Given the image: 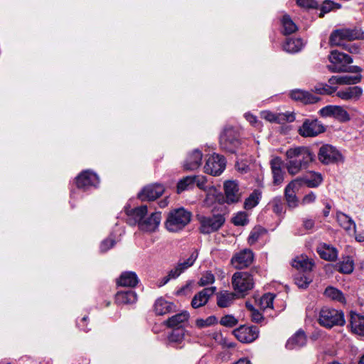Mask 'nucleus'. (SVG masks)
Returning <instances> with one entry per match:
<instances>
[{
	"instance_id": "nucleus-1",
	"label": "nucleus",
	"mask_w": 364,
	"mask_h": 364,
	"mask_svg": "<svg viewBox=\"0 0 364 364\" xmlns=\"http://www.w3.org/2000/svg\"><path fill=\"white\" fill-rule=\"evenodd\" d=\"M287 162L286 168L288 173L294 176L303 168H308L309 165L315 159V154L307 146H295L286 151Z\"/></svg>"
},
{
	"instance_id": "nucleus-2",
	"label": "nucleus",
	"mask_w": 364,
	"mask_h": 364,
	"mask_svg": "<svg viewBox=\"0 0 364 364\" xmlns=\"http://www.w3.org/2000/svg\"><path fill=\"white\" fill-rule=\"evenodd\" d=\"M191 213L183 208L174 209L168 213L165 227L168 232H177L191 222Z\"/></svg>"
},
{
	"instance_id": "nucleus-3",
	"label": "nucleus",
	"mask_w": 364,
	"mask_h": 364,
	"mask_svg": "<svg viewBox=\"0 0 364 364\" xmlns=\"http://www.w3.org/2000/svg\"><path fill=\"white\" fill-rule=\"evenodd\" d=\"M318 323L326 328L333 326H343L345 324L344 314L342 311L323 307L321 309L318 318Z\"/></svg>"
},
{
	"instance_id": "nucleus-4",
	"label": "nucleus",
	"mask_w": 364,
	"mask_h": 364,
	"mask_svg": "<svg viewBox=\"0 0 364 364\" xmlns=\"http://www.w3.org/2000/svg\"><path fill=\"white\" fill-rule=\"evenodd\" d=\"M241 146L239 133L232 127H226L220 136V146L223 151L235 154Z\"/></svg>"
},
{
	"instance_id": "nucleus-5",
	"label": "nucleus",
	"mask_w": 364,
	"mask_h": 364,
	"mask_svg": "<svg viewBox=\"0 0 364 364\" xmlns=\"http://www.w3.org/2000/svg\"><path fill=\"white\" fill-rule=\"evenodd\" d=\"M200 231L203 234H210L218 230L225 223V218L221 213L210 216H200L199 218Z\"/></svg>"
},
{
	"instance_id": "nucleus-6",
	"label": "nucleus",
	"mask_w": 364,
	"mask_h": 364,
	"mask_svg": "<svg viewBox=\"0 0 364 364\" xmlns=\"http://www.w3.org/2000/svg\"><path fill=\"white\" fill-rule=\"evenodd\" d=\"M232 284L237 293L245 294L253 288L254 279L247 272H237L232 277Z\"/></svg>"
},
{
	"instance_id": "nucleus-7",
	"label": "nucleus",
	"mask_w": 364,
	"mask_h": 364,
	"mask_svg": "<svg viewBox=\"0 0 364 364\" xmlns=\"http://www.w3.org/2000/svg\"><path fill=\"white\" fill-rule=\"evenodd\" d=\"M330 62L333 64L328 66L329 70L333 73H343L348 71L347 65L353 62L352 58L338 50H332L328 56Z\"/></svg>"
},
{
	"instance_id": "nucleus-8",
	"label": "nucleus",
	"mask_w": 364,
	"mask_h": 364,
	"mask_svg": "<svg viewBox=\"0 0 364 364\" xmlns=\"http://www.w3.org/2000/svg\"><path fill=\"white\" fill-rule=\"evenodd\" d=\"M363 33L357 28H342L334 31L330 36L329 42L332 46H341V41H354L362 38Z\"/></svg>"
},
{
	"instance_id": "nucleus-9",
	"label": "nucleus",
	"mask_w": 364,
	"mask_h": 364,
	"mask_svg": "<svg viewBox=\"0 0 364 364\" xmlns=\"http://www.w3.org/2000/svg\"><path fill=\"white\" fill-rule=\"evenodd\" d=\"M198 253L194 250L189 257L183 261H180L173 269H171L166 277L164 278V284H166L171 279H176L188 268L193 265L198 258Z\"/></svg>"
},
{
	"instance_id": "nucleus-10",
	"label": "nucleus",
	"mask_w": 364,
	"mask_h": 364,
	"mask_svg": "<svg viewBox=\"0 0 364 364\" xmlns=\"http://www.w3.org/2000/svg\"><path fill=\"white\" fill-rule=\"evenodd\" d=\"M318 158L319 161L324 164H333L343 161V156L339 151L330 144H324L320 147Z\"/></svg>"
},
{
	"instance_id": "nucleus-11",
	"label": "nucleus",
	"mask_w": 364,
	"mask_h": 364,
	"mask_svg": "<svg viewBox=\"0 0 364 364\" xmlns=\"http://www.w3.org/2000/svg\"><path fill=\"white\" fill-rule=\"evenodd\" d=\"M226 160L225 157L219 154H213L210 156L205 164V172L213 176H219L225 170Z\"/></svg>"
},
{
	"instance_id": "nucleus-12",
	"label": "nucleus",
	"mask_w": 364,
	"mask_h": 364,
	"mask_svg": "<svg viewBox=\"0 0 364 364\" xmlns=\"http://www.w3.org/2000/svg\"><path fill=\"white\" fill-rule=\"evenodd\" d=\"M325 132L323 125L317 119H306L299 127V134L304 137H314Z\"/></svg>"
},
{
	"instance_id": "nucleus-13",
	"label": "nucleus",
	"mask_w": 364,
	"mask_h": 364,
	"mask_svg": "<svg viewBox=\"0 0 364 364\" xmlns=\"http://www.w3.org/2000/svg\"><path fill=\"white\" fill-rule=\"evenodd\" d=\"M235 336L242 343H252L255 341L259 335V329L257 326H241L234 330Z\"/></svg>"
},
{
	"instance_id": "nucleus-14",
	"label": "nucleus",
	"mask_w": 364,
	"mask_h": 364,
	"mask_svg": "<svg viewBox=\"0 0 364 364\" xmlns=\"http://www.w3.org/2000/svg\"><path fill=\"white\" fill-rule=\"evenodd\" d=\"M100 183L98 176L90 171H82L76 178V185L78 188L87 190L91 186L96 187Z\"/></svg>"
},
{
	"instance_id": "nucleus-15",
	"label": "nucleus",
	"mask_w": 364,
	"mask_h": 364,
	"mask_svg": "<svg viewBox=\"0 0 364 364\" xmlns=\"http://www.w3.org/2000/svg\"><path fill=\"white\" fill-rule=\"evenodd\" d=\"M319 114L322 117L333 116L341 122H347L350 120L348 113L341 106L328 105L320 109Z\"/></svg>"
},
{
	"instance_id": "nucleus-16",
	"label": "nucleus",
	"mask_w": 364,
	"mask_h": 364,
	"mask_svg": "<svg viewBox=\"0 0 364 364\" xmlns=\"http://www.w3.org/2000/svg\"><path fill=\"white\" fill-rule=\"evenodd\" d=\"M253 259L254 255L250 250H243L235 255L231 259V263L235 269H241L250 266Z\"/></svg>"
},
{
	"instance_id": "nucleus-17",
	"label": "nucleus",
	"mask_w": 364,
	"mask_h": 364,
	"mask_svg": "<svg viewBox=\"0 0 364 364\" xmlns=\"http://www.w3.org/2000/svg\"><path fill=\"white\" fill-rule=\"evenodd\" d=\"M164 188L161 184H151L145 186L139 193V198L141 200H154L164 193Z\"/></svg>"
},
{
	"instance_id": "nucleus-18",
	"label": "nucleus",
	"mask_w": 364,
	"mask_h": 364,
	"mask_svg": "<svg viewBox=\"0 0 364 364\" xmlns=\"http://www.w3.org/2000/svg\"><path fill=\"white\" fill-rule=\"evenodd\" d=\"M215 291L216 287H215L204 288L193 296L191 301V306L193 309H198L205 306L210 297L213 296Z\"/></svg>"
},
{
	"instance_id": "nucleus-19",
	"label": "nucleus",
	"mask_w": 364,
	"mask_h": 364,
	"mask_svg": "<svg viewBox=\"0 0 364 364\" xmlns=\"http://www.w3.org/2000/svg\"><path fill=\"white\" fill-rule=\"evenodd\" d=\"M161 220V215L160 212L153 213L149 217L144 218L142 221L139 222V228L144 232H154L158 228Z\"/></svg>"
},
{
	"instance_id": "nucleus-20",
	"label": "nucleus",
	"mask_w": 364,
	"mask_h": 364,
	"mask_svg": "<svg viewBox=\"0 0 364 364\" xmlns=\"http://www.w3.org/2000/svg\"><path fill=\"white\" fill-rule=\"evenodd\" d=\"M224 190L228 203H237L240 200L241 194L239 192L238 184L235 181H228L224 183Z\"/></svg>"
},
{
	"instance_id": "nucleus-21",
	"label": "nucleus",
	"mask_w": 364,
	"mask_h": 364,
	"mask_svg": "<svg viewBox=\"0 0 364 364\" xmlns=\"http://www.w3.org/2000/svg\"><path fill=\"white\" fill-rule=\"evenodd\" d=\"M290 97L292 100L299 101L305 105L314 104L321 100L319 97L311 92L299 89L292 90Z\"/></svg>"
},
{
	"instance_id": "nucleus-22",
	"label": "nucleus",
	"mask_w": 364,
	"mask_h": 364,
	"mask_svg": "<svg viewBox=\"0 0 364 364\" xmlns=\"http://www.w3.org/2000/svg\"><path fill=\"white\" fill-rule=\"evenodd\" d=\"M282 165L283 161L279 157H274L270 161L273 183L275 186L280 185L284 181V172L282 168Z\"/></svg>"
},
{
	"instance_id": "nucleus-23",
	"label": "nucleus",
	"mask_w": 364,
	"mask_h": 364,
	"mask_svg": "<svg viewBox=\"0 0 364 364\" xmlns=\"http://www.w3.org/2000/svg\"><path fill=\"white\" fill-rule=\"evenodd\" d=\"M203 154L198 149H195L191 152L184 161L183 166L186 170L194 171L201 164Z\"/></svg>"
},
{
	"instance_id": "nucleus-24",
	"label": "nucleus",
	"mask_w": 364,
	"mask_h": 364,
	"mask_svg": "<svg viewBox=\"0 0 364 364\" xmlns=\"http://www.w3.org/2000/svg\"><path fill=\"white\" fill-rule=\"evenodd\" d=\"M363 94V89L359 86L348 87L336 92V96L343 100H358Z\"/></svg>"
},
{
	"instance_id": "nucleus-25",
	"label": "nucleus",
	"mask_w": 364,
	"mask_h": 364,
	"mask_svg": "<svg viewBox=\"0 0 364 364\" xmlns=\"http://www.w3.org/2000/svg\"><path fill=\"white\" fill-rule=\"evenodd\" d=\"M189 317V313L187 311H183L169 317L164 323L168 328H183V323L188 321Z\"/></svg>"
},
{
	"instance_id": "nucleus-26",
	"label": "nucleus",
	"mask_w": 364,
	"mask_h": 364,
	"mask_svg": "<svg viewBox=\"0 0 364 364\" xmlns=\"http://www.w3.org/2000/svg\"><path fill=\"white\" fill-rule=\"evenodd\" d=\"M336 220L339 225L348 233L355 232V223L353 220L342 212H337Z\"/></svg>"
},
{
	"instance_id": "nucleus-27",
	"label": "nucleus",
	"mask_w": 364,
	"mask_h": 364,
	"mask_svg": "<svg viewBox=\"0 0 364 364\" xmlns=\"http://www.w3.org/2000/svg\"><path fill=\"white\" fill-rule=\"evenodd\" d=\"M306 343V337L303 331H298L287 342L286 347L292 350L304 346Z\"/></svg>"
},
{
	"instance_id": "nucleus-28",
	"label": "nucleus",
	"mask_w": 364,
	"mask_h": 364,
	"mask_svg": "<svg viewBox=\"0 0 364 364\" xmlns=\"http://www.w3.org/2000/svg\"><path fill=\"white\" fill-rule=\"evenodd\" d=\"M138 282V277L134 272H123L117 280V284L122 287H134Z\"/></svg>"
},
{
	"instance_id": "nucleus-29",
	"label": "nucleus",
	"mask_w": 364,
	"mask_h": 364,
	"mask_svg": "<svg viewBox=\"0 0 364 364\" xmlns=\"http://www.w3.org/2000/svg\"><path fill=\"white\" fill-rule=\"evenodd\" d=\"M292 267L298 270L302 271V273L306 274L307 272L311 271L314 267V262L306 257L301 256L293 260Z\"/></svg>"
},
{
	"instance_id": "nucleus-30",
	"label": "nucleus",
	"mask_w": 364,
	"mask_h": 364,
	"mask_svg": "<svg viewBox=\"0 0 364 364\" xmlns=\"http://www.w3.org/2000/svg\"><path fill=\"white\" fill-rule=\"evenodd\" d=\"M137 296L132 290L118 291L115 296L116 302L118 304H131L136 302Z\"/></svg>"
},
{
	"instance_id": "nucleus-31",
	"label": "nucleus",
	"mask_w": 364,
	"mask_h": 364,
	"mask_svg": "<svg viewBox=\"0 0 364 364\" xmlns=\"http://www.w3.org/2000/svg\"><path fill=\"white\" fill-rule=\"evenodd\" d=\"M350 326L353 332L364 336V316L352 314L350 315Z\"/></svg>"
},
{
	"instance_id": "nucleus-32",
	"label": "nucleus",
	"mask_w": 364,
	"mask_h": 364,
	"mask_svg": "<svg viewBox=\"0 0 364 364\" xmlns=\"http://www.w3.org/2000/svg\"><path fill=\"white\" fill-rule=\"evenodd\" d=\"M174 305L163 298L156 299L154 304V311L157 315H164L173 311Z\"/></svg>"
},
{
	"instance_id": "nucleus-33",
	"label": "nucleus",
	"mask_w": 364,
	"mask_h": 364,
	"mask_svg": "<svg viewBox=\"0 0 364 364\" xmlns=\"http://www.w3.org/2000/svg\"><path fill=\"white\" fill-rule=\"evenodd\" d=\"M147 213V207L146 205H141L134 209L131 210L127 213L128 215L130 216V220L132 219L133 222L130 221L129 223L131 225L139 224L140 221H142L144 218V216Z\"/></svg>"
},
{
	"instance_id": "nucleus-34",
	"label": "nucleus",
	"mask_w": 364,
	"mask_h": 364,
	"mask_svg": "<svg viewBox=\"0 0 364 364\" xmlns=\"http://www.w3.org/2000/svg\"><path fill=\"white\" fill-rule=\"evenodd\" d=\"M323 294L325 296L333 301H336L342 304L346 303V298L343 292L333 287L329 286L326 287Z\"/></svg>"
},
{
	"instance_id": "nucleus-35",
	"label": "nucleus",
	"mask_w": 364,
	"mask_h": 364,
	"mask_svg": "<svg viewBox=\"0 0 364 364\" xmlns=\"http://www.w3.org/2000/svg\"><path fill=\"white\" fill-rule=\"evenodd\" d=\"M281 23L283 28L282 33L284 35H290L296 32L298 29L295 23L292 21L290 16L287 14H284L281 20Z\"/></svg>"
},
{
	"instance_id": "nucleus-36",
	"label": "nucleus",
	"mask_w": 364,
	"mask_h": 364,
	"mask_svg": "<svg viewBox=\"0 0 364 364\" xmlns=\"http://www.w3.org/2000/svg\"><path fill=\"white\" fill-rule=\"evenodd\" d=\"M302 46L303 41L301 38H287L283 47L287 52L296 53L301 49Z\"/></svg>"
},
{
	"instance_id": "nucleus-37",
	"label": "nucleus",
	"mask_w": 364,
	"mask_h": 364,
	"mask_svg": "<svg viewBox=\"0 0 364 364\" xmlns=\"http://www.w3.org/2000/svg\"><path fill=\"white\" fill-rule=\"evenodd\" d=\"M261 196L262 193L259 190L256 189L253 191V192L245 200V209L251 210L253 208H255L259 203V201L261 198Z\"/></svg>"
},
{
	"instance_id": "nucleus-38",
	"label": "nucleus",
	"mask_w": 364,
	"mask_h": 364,
	"mask_svg": "<svg viewBox=\"0 0 364 364\" xmlns=\"http://www.w3.org/2000/svg\"><path fill=\"white\" fill-rule=\"evenodd\" d=\"M320 257L328 261H334L338 257L337 250L330 246H324L318 251Z\"/></svg>"
},
{
	"instance_id": "nucleus-39",
	"label": "nucleus",
	"mask_w": 364,
	"mask_h": 364,
	"mask_svg": "<svg viewBox=\"0 0 364 364\" xmlns=\"http://www.w3.org/2000/svg\"><path fill=\"white\" fill-rule=\"evenodd\" d=\"M338 272L343 274H350L354 269V262L351 257H347L342 262L336 264Z\"/></svg>"
},
{
	"instance_id": "nucleus-40",
	"label": "nucleus",
	"mask_w": 364,
	"mask_h": 364,
	"mask_svg": "<svg viewBox=\"0 0 364 364\" xmlns=\"http://www.w3.org/2000/svg\"><path fill=\"white\" fill-rule=\"evenodd\" d=\"M236 294L233 292H225L218 296L217 304L225 308L229 306L235 300Z\"/></svg>"
},
{
	"instance_id": "nucleus-41",
	"label": "nucleus",
	"mask_w": 364,
	"mask_h": 364,
	"mask_svg": "<svg viewBox=\"0 0 364 364\" xmlns=\"http://www.w3.org/2000/svg\"><path fill=\"white\" fill-rule=\"evenodd\" d=\"M303 183L306 184L309 188H316L323 181V178L320 173H313L310 178L305 176L301 178Z\"/></svg>"
},
{
	"instance_id": "nucleus-42",
	"label": "nucleus",
	"mask_w": 364,
	"mask_h": 364,
	"mask_svg": "<svg viewBox=\"0 0 364 364\" xmlns=\"http://www.w3.org/2000/svg\"><path fill=\"white\" fill-rule=\"evenodd\" d=\"M186 330L183 328H173L168 336V341L172 343H181L184 339Z\"/></svg>"
},
{
	"instance_id": "nucleus-43",
	"label": "nucleus",
	"mask_w": 364,
	"mask_h": 364,
	"mask_svg": "<svg viewBox=\"0 0 364 364\" xmlns=\"http://www.w3.org/2000/svg\"><path fill=\"white\" fill-rule=\"evenodd\" d=\"M312 279L307 277V275L302 272H299L295 275L294 282L299 288L306 289L311 282Z\"/></svg>"
},
{
	"instance_id": "nucleus-44",
	"label": "nucleus",
	"mask_w": 364,
	"mask_h": 364,
	"mask_svg": "<svg viewBox=\"0 0 364 364\" xmlns=\"http://www.w3.org/2000/svg\"><path fill=\"white\" fill-rule=\"evenodd\" d=\"M194 186V179L192 176H186L181 179L177 184V193H180Z\"/></svg>"
},
{
	"instance_id": "nucleus-45",
	"label": "nucleus",
	"mask_w": 364,
	"mask_h": 364,
	"mask_svg": "<svg viewBox=\"0 0 364 364\" xmlns=\"http://www.w3.org/2000/svg\"><path fill=\"white\" fill-rule=\"evenodd\" d=\"M337 90V87H334L326 84H321L315 86L312 90V92L318 95H332Z\"/></svg>"
},
{
	"instance_id": "nucleus-46",
	"label": "nucleus",
	"mask_w": 364,
	"mask_h": 364,
	"mask_svg": "<svg viewBox=\"0 0 364 364\" xmlns=\"http://www.w3.org/2000/svg\"><path fill=\"white\" fill-rule=\"evenodd\" d=\"M265 230L259 226L253 228L248 237L249 244L252 245L256 243L259 240L260 237L265 233Z\"/></svg>"
},
{
	"instance_id": "nucleus-47",
	"label": "nucleus",
	"mask_w": 364,
	"mask_h": 364,
	"mask_svg": "<svg viewBox=\"0 0 364 364\" xmlns=\"http://www.w3.org/2000/svg\"><path fill=\"white\" fill-rule=\"evenodd\" d=\"M284 198L289 208H294L298 206L299 200L296 193H293V191L289 192L284 189Z\"/></svg>"
},
{
	"instance_id": "nucleus-48",
	"label": "nucleus",
	"mask_w": 364,
	"mask_h": 364,
	"mask_svg": "<svg viewBox=\"0 0 364 364\" xmlns=\"http://www.w3.org/2000/svg\"><path fill=\"white\" fill-rule=\"evenodd\" d=\"M274 296L272 294H266L259 300V307L262 309H272Z\"/></svg>"
},
{
	"instance_id": "nucleus-49",
	"label": "nucleus",
	"mask_w": 364,
	"mask_h": 364,
	"mask_svg": "<svg viewBox=\"0 0 364 364\" xmlns=\"http://www.w3.org/2000/svg\"><path fill=\"white\" fill-rule=\"evenodd\" d=\"M340 7V4H336L331 0H326L323 1L321 6V14H319V16L323 17L325 14L330 12L333 9H339Z\"/></svg>"
},
{
	"instance_id": "nucleus-50",
	"label": "nucleus",
	"mask_w": 364,
	"mask_h": 364,
	"mask_svg": "<svg viewBox=\"0 0 364 364\" xmlns=\"http://www.w3.org/2000/svg\"><path fill=\"white\" fill-rule=\"evenodd\" d=\"M217 323V318L214 316H210L205 319L198 318L196 321V325L199 328L210 326Z\"/></svg>"
},
{
	"instance_id": "nucleus-51",
	"label": "nucleus",
	"mask_w": 364,
	"mask_h": 364,
	"mask_svg": "<svg viewBox=\"0 0 364 364\" xmlns=\"http://www.w3.org/2000/svg\"><path fill=\"white\" fill-rule=\"evenodd\" d=\"M303 179L301 178H297L294 180H292L285 188V190L289 191H293V193H296L297 191L301 188L303 186Z\"/></svg>"
},
{
	"instance_id": "nucleus-52",
	"label": "nucleus",
	"mask_w": 364,
	"mask_h": 364,
	"mask_svg": "<svg viewBox=\"0 0 364 364\" xmlns=\"http://www.w3.org/2000/svg\"><path fill=\"white\" fill-rule=\"evenodd\" d=\"M271 204L272 205L273 211L275 213L280 215L284 212V204L281 197L274 198L271 201Z\"/></svg>"
},
{
	"instance_id": "nucleus-53",
	"label": "nucleus",
	"mask_w": 364,
	"mask_h": 364,
	"mask_svg": "<svg viewBox=\"0 0 364 364\" xmlns=\"http://www.w3.org/2000/svg\"><path fill=\"white\" fill-rule=\"evenodd\" d=\"M214 282H215L214 275L210 272H206L205 274H203V276L200 279V280L198 282V284L200 287H204L208 284H213Z\"/></svg>"
},
{
	"instance_id": "nucleus-54",
	"label": "nucleus",
	"mask_w": 364,
	"mask_h": 364,
	"mask_svg": "<svg viewBox=\"0 0 364 364\" xmlns=\"http://www.w3.org/2000/svg\"><path fill=\"white\" fill-rule=\"evenodd\" d=\"M247 215L245 212L238 213L233 218L232 223L235 225H245L247 223Z\"/></svg>"
},
{
	"instance_id": "nucleus-55",
	"label": "nucleus",
	"mask_w": 364,
	"mask_h": 364,
	"mask_svg": "<svg viewBox=\"0 0 364 364\" xmlns=\"http://www.w3.org/2000/svg\"><path fill=\"white\" fill-rule=\"evenodd\" d=\"M220 323L226 327H233L237 323V320L232 315H226L221 318Z\"/></svg>"
},
{
	"instance_id": "nucleus-56",
	"label": "nucleus",
	"mask_w": 364,
	"mask_h": 364,
	"mask_svg": "<svg viewBox=\"0 0 364 364\" xmlns=\"http://www.w3.org/2000/svg\"><path fill=\"white\" fill-rule=\"evenodd\" d=\"M296 4L306 9H315L318 6L316 0H296Z\"/></svg>"
},
{
	"instance_id": "nucleus-57",
	"label": "nucleus",
	"mask_w": 364,
	"mask_h": 364,
	"mask_svg": "<svg viewBox=\"0 0 364 364\" xmlns=\"http://www.w3.org/2000/svg\"><path fill=\"white\" fill-rule=\"evenodd\" d=\"M192 178L194 179V184L201 190L206 191V178L203 176H193Z\"/></svg>"
},
{
	"instance_id": "nucleus-58",
	"label": "nucleus",
	"mask_w": 364,
	"mask_h": 364,
	"mask_svg": "<svg viewBox=\"0 0 364 364\" xmlns=\"http://www.w3.org/2000/svg\"><path fill=\"white\" fill-rule=\"evenodd\" d=\"M115 244V240L112 238H107L103 240L100 245V250L102 252H105L112 248Z\"/></svg>"
},
{
	"instance_id": "nucleus-59",
	"label": "nucleus",
	"mask_w": 364,
	"mask_h": 364,
	"mask_svg": "<svg viewBox=\"0 0 364 364\" xmlns=\"http://www.w3.org/2000/svg\"><path fill=\"white\" fill-rule=\"evenodd\" d=\"M344 85H355L360 82L362 76L360 75L356 76L343 75Z\"/></svg>"
},
{
	"instance_id": "nucleus-60",
	"label": "nucleus",
	"mask_w": 364,
	"mask_h": 364,
	"mask_svg": "<svg viewBox=\"0 0 364 364\" xmlns=\"http://www.w3.org/2000/svg\"><path fill=\"white\" fill-rule=\"evenodd\" d=\"M261 117L269 122L280 121L279 116L277 117L274 114L269 111L262 112L261 113Z\"/></svg>"
},
{
	"instance_id": "nucleus-61",
	"label": "nucleus",
	"mask_w": 364,
	"mask_h": 364,
	"mask_svg": "<svg viewBox=\"0 0 364 364\" xmlns=\"http://www.w3.org/2000/svg\"><path fill=\"white\" fill-rule=\"evenodd\" d=\"M252 320L256 323H259L263 320V316L262 314L255 309H252V314H251Z\"/></svg>"
},
{
	"instance_id": "nucleus-62",
	"label": "nucleus",
	"mask_w": 364,
	"mask_h": 364,
	"mask_svg": "<svg viewBox=\"0 0 364 364\" xmlns=\"http://www.w3.org/2000/svg\"><path fill=\"white\" fill-rule=\"evenodd\" d=\"M316 196L314 192H310L309 194H306L304 196L302 199L303 204H309L314 203L316 200Z\"/></svg>"
},
{
	"instance_id": "nucleus-63",
	"label": "nucleus",
	"mask_w": 364,
	"mask_h": 364,
	"mask_svg": "<svg viewBox=\"0 0 364 364\" xmlns=\"http://www.w3.org/2000/svg\"><path fill=\"white\" fill-rule=\"evenodd\" d=\"M245 118L248 121L252 126L258 127L259 125V122L257 121L256 116L253 115L251 113L245 114Z\"/></svg>"
},
{
	"instance_id": "nucleus-64",
	"label": "nucleus",
	"mask_w": 364,
	"mask_h": 364,
	"mask_svg": "<svg viewBox=\"0 0 364 364\" xmlns=\"http://www.w3.org/2000/svg\"><path fill=\"white\" fill-rule=\"evenodd\" d=\"M315 225V222L314 220L310 218H304L303 219V227L307 230H311L314 228Z\"/></svg>"
}]
</instances>
